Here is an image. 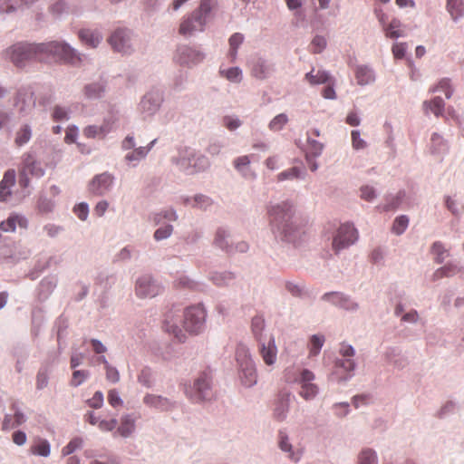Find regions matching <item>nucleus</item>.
Instances as JSON below:
<instances>
[{"instance_id": "8", "label": "nucleus", "mask_w": 464, "mask_h": 464, "mask_svg": "<svg viewBox=\"0 0 464 464\" xmlns=\"http://www.w3.org/2000/svg\"><path fill=\"white\" fill-rule=\"evenodd\" d=\"M235 355L241 383L247 388L253 387L257 382V373L249 348L244 343H238Z\"/></svg>"}, {"instance_id": "50", "label": "nucleus", "mask_w": 464, "mask_h": 464, "mask_svg": "<svg viewBox=\"0 0 464 464\" xmlns=\"http://www.w3.org/2000/svg\"><path fill=\"white\" fill-rule=\"evenodd\" d=\"M109 128L106 125L102 126H96V125H90L86 127L83 130L84 135L88 138H103L108 132Z\"/></svg>"}, {"instance_id": "36", "label": "nucleus", "mask_w": 464, "mask_h": 464, "mask_svg": "<svg viewBox=\"0 0 464 464\" xmlns=\"http://www.w3.org/2000/svg\"><path fill=\"white\" fill-rule=\"evenodd\" d=\"M401 27V22L397 18H392V21L382 30L386 37L391 39H398L406 35Z\"/></svg>"}, {"instance_id": "16", "label": "nucleus", "mask_w": 464, "mask_h": 464, "mask_svg": "<svg viewBox=\"0 0 464 464\" xmlns=\"http://www.w3.org/2000/svg\"><path fill=\"white\" fill-rule=\"evenodd\" d=\"M321 300L332 305L350 313H355L360 309V304L351 295L343 292H327L321 296Z\"/></svg>"}, {"instance_id": "31", "label": "nucleus", "mask_w": 464, "mask_h": 464, "mask_svg": "<svg viewBox=\"0 0 464 464\" xmlns=\"http://www.w3.org/2000/svg\"><path fill=\"white\" fill-rule=\"evenodd\" d=\"M445 103L441 97L436 96L430 101H425L422 103V109L425 114H433L434 116H442Z\"/></svg>"}, {"instance_id": "54", "label": "nucleus", "mask_w": 464, "mask_h": 464, "mask_svg": "<svg viewBox=\"0 0 464 464\" xmlns=\"http://www.w3.org/2000/svg\"><path fill=\"white\" fill-rule=\"evenodd\" d=\"M409 218L406 215L397 217L392 224V232L397 236L404 233L409 226Z\"/></svg>"}, {"instance_id": "62", "label": "nucleus", "mask_w": 464, "mask_h": 464, "mask_svg": "<svg viewBox=\"0 0 464 464\" xmlns=\"http://www.w3.org/2000/svg\"><path fill=\"white\" fill-rule=\"evenodd\" d=\"M326 39L322 35H315L311 42V52L314 53H321L326 47Z\"/></svg>"}, {"instance_id": "42", "label": "nucleus", "mask_w": 464, "mask_h": 464, "mask_svg": "<svg viewBox=\"0 0 464 464\" xmlns=\"http://www.w3.org/2000/svg\"><path fill=\"white\" fill-rule=\"evenodd\" d=\"M430 140V150L433 154L442 155L448 151L447 142L438 133H433Z\"/></svg>"}, {"instance_id": "5", "label": "nucleus", "mask_w": 464, "mask_h": 464, "mask_svg": "<svg viewBox=\"0 0 464 464\" xmlns=\"http://www.w3.org/2000/svg\"><path fill=\"white\" fill-rule=\"evenodd\" d=\"M184 392L193 403L211 401L216 394L212 373L208 371L198 373L191 382L184 385Z\"/></svg>"}, {"instance_id": "59", "label": "nucleus", "mask_w": 464, "mask_h": 464, "mask_svg": "<svg viewBox=\"0 0 464 464\" xmlns=\"http://www.w3.org/2000/svg\"><path fill=\"white\" fill-rule=\"evenodd\" d=\"M31 451L34 455L48 457L51 453V445L48 440H43L37 445L33 446Z\"/></svg>"}, {"instance_id": "63", "label": "nucleus", "mask_w": 464, "mask_h": 464, "mask_svg": "<svg viewBox=\"0 0 464 464\" xmlns=\"http://www.w3.org/2000/svg\"><path fill=\"white\" fill-rule=\"evenodd\" d=\"M37 207L40 212L49 213L53 209L54 203L52 199L45 196H40L37 203Z\"/></svg>"}, {"instance_id": "1", "label": "nucleus", "mask_w": 464, "mask_h": 464, "mask_svg": "<svg viewBox=\"0 0 464 464\" xmlns=\"http://www.w3.org/2000/svg\"><path fill=\"white\" fill-rule=\"evenodd\" d=\"M266 213L270 231L276 242L296 246L303 240L304 231L296 218V208L293 200L269 202Z\"/></svg>"}, {"instance_id": "4", "label": "nucleus", "mask_w": 464, "mask_h": 464, "mask_svg": "<svg viewBox=\"0 0 464 464\" xmlns=\"http://www.w3.org/2000/svg\"><path fill=\"white\" fill-rule=\"evenodd\" d=\"M171 161L186 175L201 173L210 167V161L207 156L188 147L179 150L178 156L173 157Z\"/></svg>"}, {"instance_id": "21", "label": "nucleus", "mask_w": 464, "mask_h": 464, "mask_svg": "<svg viewBox=\"0 0 464 464\" xmlns=\"http://www.w3.org/2000/svg\"><path fill=\"white\" fill-rule=\"evenodd\" d=\"M259 353L264 362L272 366L276 363L277 358V347L274 335H270L268 339L258 342Z\"/></svg>"}, {"instance_id": "26", "label": "nucleus", "mask_w": 464, "mask_h": 464, "mask_svg": "<svg viewBox=\"0 0 464 464\" xmlns=\"http://www.w3.org/2000/svg\"><path fill=\"white\" fill-rule=\"evenodd\" d=\"M386 362L394 368L401 370L408 364L407 358L401 354V351L397 347H388L384 352Z\"/></svg>"}, {"instance_id": "20", "label": "nucleus", "mask_w": 464, "mask_h": 464, "mask_svg": "<svg viewBox=\"0 0 464 464\" xmlns=\"http://www.w3.org/2000/svg\"><path fill=\"white\" fill-rule=\"evenodd\" d=\"M14 106L18 113H30L34 106V92L31 86H21L16 92Z\"/></svg>"}, {"instance_id": "32", "label": "nucleus", "mask_w": 464, "mask_h": 464, "mask_svg": "<svg viewBox=\"0 0 464 464\" xmlns=\"http://www.w3.org/2000/svg\"><path fill=\"white\" fill-rule=\"evenodd\" d=\"M355 78L358 84L367 85L375 82V72L368 65H358L355 70Z\"/></svg>"}, {"instance_id": "19", "label": "nucleus", "mask_w": 464, "mask_h": 464, "mask_svg": "<svg viewBox=\"0 0 464 464\" xmlns=\"http://www.w3.org/2000/svg\"><path fill=\"white\" fill-rule=\"evenodd\" d=\"M249 68L251 75L261 81L269 78L275 72V64L271 61L258 55L251 58Z\"/></svg>"}, {"instance_id": "11", "label": "nucleus", "mask_w": 464, "mask_h": 464, "mask_svg": "<svg viewBox=\"0 0 464 464\" xmlns=\"http://www.w3.org/2000/svg\"><path fill=\"white\" fill-rule=\"evenodd\" d=\"M108 42L114 52L123 55H130L135 51V37L130 29L118 28L114 30Z\"/></svg>"}, {"instance_id": "29", "label": "nucleus", "mask_w": 464, "mask_h": 464, "mask_svg": "<svg viewBox=\"0 0 464 464\" xmlns=\"http://www.w3.org/2000/svg\"><path fill=\"white\" fill-rule=\"evenodd\" d=\"M304 79L310 85L325 84L333 82L332 74L325 70H315L313 68L304 75Z\"/></svg>"}, {"instance_id": "14", "label": "nucleus", "mask_w": 464, "mask_h": 464, "mask_svg": "<svg viewBox=\"0 0 464 464\" xmlns=\"http://www.w3.org/2000/svg\"><path fill=\"white\" fill-rule=\"evenodd\" d=\"M163 290L162 285L149 274L139 276L135 283V293L140 298H153Z\"/></svg>"}, {"instance_id": "51", "label": "nucleus", "mask_w": 464, "mask_h": 464, "mask_svg": "<svg viewBox=\"0 0 464 464\" xmlns=\"http://www.w3.org/2000/svg\"><path fill=\"white\" fill-rule=\"evenodd\" d=\"M213 205V200L210 197L204 194H197L193 197L192 208H197L202 210L208 209Z\"/></svg>"}, {"instance_id": "28", "label": "nucleus", "mask_w": 464, "mask_h": 464, "mask_svg": "<svg viewBox=\"0 0 464 464\" xmlns=\"http://www.w3.org/2000/svg\"><path fill=\"white\" fill-rule=\"evenodd\" d=\"M278 447L279 449L287 453V457L294 462H298L301 459L302 453L300 451H295L292 444L290 443L288 435L280 430L278 434Z\"/></svg>"}, {"instance_id": "45", "label": "nucleus", "mask_w": 464, "mask_h": 464, "mask_svg": "<svg viewBox=\"0 0 464 464\" xmlns=\"http://www.w3.org/2000/svg\"><path fill=\"white\" fill-rule=\"evenodd\" d=\"M179 218L177 211L173 208H169L160 210L159 213H156L153 221L155 225H160L163 219L169 221H177Z\"/></svg>"}, {"instance_id": "35", "label": "nucleus", "mask_w": 464, "mask_h": 464, "mask_svg": "<svg viewBox=\"0 0 464 464\" xmlns=\"http://www.w3.org/2000/svg\"><path fill=\"white\" fill-rule=\"evenodd\" d=\"M306 171L300 167H292L278 173L276 179L279 182L294 179H304Z\"/></svg>"}, {"instance_id": "57", "label": "nucleus", "mask_w": 464, "mask_h": 464, "mask_svg": "<svg viewBox=\"0 0 464 464\" xmlns=\"http://www.w3.org/2000/svg\"><path fill=\"white\" fill-rule=\"evenodd\" d=\"M308 148L305 152L307 155H313L314 157H319L322 155L324 150V144L314 140L310 136L307 137Z\"/></svg>"}, {"instance_id": "40", "label": "nucleus", "mask_w": 464, "mask_h": 464, "mask_svg": "<svg viewBox=\"0 0 464 464\" xmlns=\"http://www.w3.org/2000/svg\"><path fill=\"white\" fill-rule=\"evenodd\" d=\"M104 92L105 84L102 82L89 83L84 87V95L89 99L101 98Z\"/></svg>"}, {"instance_id": "38", "label": "nucleus", "mask_w": 464, "mask_h": 464, "mask_svg": "<svg viewBox=\"0 0 464 464\" xmlns=\"http://www.w3.org/2000/svg\"><path fill=\"white\" fill-rule=\"evenodd\" d=\"M446 7L454 22L464 17V0H447Z\"/></svg>"}, {"instance_id": "18", "label": "nucleus", "mask_w": 464, "mask_h": 464, "mask_svg": "<svg viewBox=\"0 0 464 464\" xmlns=\"http://www.w3.org/2000/svg\"><path fill=\"white\" fill-rule=\"evenodd\" d=\"M113 183L114 176L105 171L92 179L88 185V190L94 196H104L111 190Z\"/></svg>"}, {"instance_id": "2", "label": "nucleus", "mask_w": 464, "mask_h": 464, "mask_svg": "<svg viewBox=\"0 0 464 464\" xmlns=\"http://www.w3.org/2000/svg\"><path fill=\"white\" fill-rule=\"evenodd\" d=\"M207 312L201 304L191 305L180 313L179 309L170 310L165 314L163 329L172 334L178 342L184 343L186 334L179 327L182 322L185 330L190 334H198L206 327Z\"/></svg>"}, {"instance_id": "12", "label": "nucleus", "mask_w": 464, "mask_h": 464, "mask_svg": "<svg viewBox=\"0 0 464 464\" xmlns=\"http://www.w3.org/2000/svg\"><path fill=\"white\" fill-rule=\"evenodd\" d=\"M358 231L351 223L342 224L336 230L332 242L334 251L338 254L358 240Z\"/></svg>"}, {"instance_id": "10", "label": "nucleus", "mask_w": 464, "mask_h": 464, "mask_svg": "<svg viewBox=\"0 0 464 464\" xmlns=\"http://www.w3.org/2000/svg\"><path fill=\"white\" fill-rule=\"evenodd\" d=\"M212 245L215 248L227 254L246 253L249 249L247 242L244 240L234 241L231 231L225 227L216 229Z\"/></svg>"}, {"instance_id": "43", "label": "nucleus", "mask_w": 464, "mask_h": 464, "mask_svg": "<svg viewBox=\"0 0 464 464\" xmlns=\"http://www.w3.org/2000/svg\"><path fill=\"white\" fill-rule=\"evenodd\" d=\"M376 451L371 448H363L358 454V464H378Z\"/></svg>"}, {"instance_id": "44", "label": "nucleus", "mask_w": 464, "mask_h": 464, "mask_svg": "<svg viewBox=\"0 0 464 464\" xmlns=\"http://www.w3.org/2000/svg\"><path fill=\"white\" fill-rule=\"evenodd\" d=\"M284 285L285 290L294 297L302 298L305 294L304 284L302 282L286 280Z\"/></svg>"}, {"instance_id": "39", "label": "nucleus", "mask_w": 464, "mask_h": 464, "mask_svg": "<svg viewBox=\"0 0 464 464\" xmlns=\"http://www.w3.org/2000/svg\"><path fill=\"white\" fill-rule=\"evenodd\" d=\"M265 326V319L262 316L256 315L252 318L251 330L257 343L266 339V334H264Z\"/></svg>"}, {"instance_id": "7", "label": "nucleus", "mask_w": 464, "mask_h": 464, "mask_svg": "<svg viewBox=\"0 0 464 464\" xmlns=\"http://www.w3.org/2000/svg\"><path fill=\"white\" fill-rule=\"evenodd\" d=\"M41 48L42 60L51 58L72 65H77L82 62L80 53L66 43L58 41L41 43Z\"/></svg>"}, {"instance_id": "34", "label": "nucleus", "mask_w": 464, "mask_h": 464, "mask_svg": "<svg viewBox=\"0 0 464 464\" xmlns=\"http://www.w3.org/2000/svg\"><path fill=\"white\" fill-rule=\"evenodd\" d=\"M79 37L83 44L92 48L97 47L102 40V36L98 31L90 29L81 30L79 32Z\"/></svg>"}, {"instance_id": "3", "label": "nucleus", "mask_w": 464, "mask_h": 464, "mask_svg": "<svg viewBox=\"0 0 464 464\" xmlns=\"http://www.w3.org/2000/svg\"><path fill=\"white\" fill-rule=\"evenodd\" d=\"M338 353L341 358L334 360L331 378L338 384H346L355 375L357 362L353 357L356 352L353 345L343 342L340 343Z\"/></svg>"}, {"instance_id": "48", "label": "nucleus", "mask_w": 464, "mask_h": 464, "mask_svg": "<svg viewBox=\"0 0 464 464\" xmlns=\"http://www.w3.org/2000/svg\"><path fill=\"white\" fill-rule=\"evenodd\" d=\"M32 138V129L29 125H24L20 130H17L14 139V143L18 147H22L26 144Z\"/></svg>"}, {"instance_id": "9", "label": "nucleus", "mask_w": 464, "mask_h": 464, "mask_svg": "<svg viewBox=\"0 0 464 464\" xmlns=\"http://www.w3.org/2000/svg\"><path fill=\"white\" fill-rule=\"evenodd\" d=\"M5 57L16 67H23L33 59L42 60L41 44L16 43L5 51Z\"/></svg>"}, {"instance_id": "22", "label": "nucleus", "mask_w": 464, "mask_h": 464, "mask_svg": "<svg viewBox=\"0 0 464 464\" xmlns=\"http://www.w3.org/2000/svg\"><path fill=\"white\" fill-rule=\"evenodd\" d=\"M143 403L159 411H170L176 408V402L167 397L148 393L143 397Z\"/></svg>"}, {"instance_id": "23", "label": "nucleus", "mask_w": 464, "mask_h": 464, "mask_svg": "<svg viewBox=\"0 0 464 464\" xmlns=\"http://www.w3.org/2000/svg\"><path fill=\"white\" fill-rule=\"evenodd\" d=\"M291 402L290 393L279 394L273 411V417L277 421H284L288 414Z\"/></svg>"}, {"instance_id": "49", "label": "nucleus", "mask_w": 464, "mask_h": 464, "mask_svg": "<svg viewBox=\"0 0 464 464\" xmlns=\"http://www.w3.org/2000/svg\"><path fill=\"white\" fill-rule=\"evenodd\" d=\"M430 251L436 256L434 260L437 264H442L446 258L445 255L449 256V251L440 241H435L431 245Z\"/></svg>"}, {"instance_id": "53", "label": "nucleus", "mask_w": 464, "mask_h": 464, "mask_svg": "<svg viewBox=\"0 0 464 464\" xmlns=\"http://www.w3.org/2000/svg\"><path fill=\"white\" fill-rule=\"evenodd\" d=\"M174 227L170 224H165L154 231L153 238L155 241H162L168 239L173 234Z\"/></svg>"}, {"instance_id": "46", "label": "nucleus", "mask_w": 464, "mask_h": 464, "mask_svg": "<svg viewBox=\"0 0 464 464\" xmlns=\"http://www.w3.org/2000/svg\"><path fill=\"white\" fill-rule=\"evenodd\" d=\"M243 41H244V36H243V34H241L239 33H236L230 36L228 56L230 57L232 62H234L236 60L237 54V49L241 45Z\"/></svg>"}, {"instance_id": "47", "label": "nucleus", "mask_w": 464, "mask_h": 464, "mask_svg": "<svg viewBox=\"0 0 464 464\" xmlns=\"http://www.w3.org/2000/svg\"><path fill=\"white\" fill-rule=\"evenodd\" d=\"M430 92H442L447 99L452 96L453 89L450 84V79H441L436 85L430 89Z\"/></svg>"}, {"instance_id": "52", "label": "nucleus", "mask_w": 464, "mask_h": 464, "mask_svg": "<svg viewBox=\"0 0 464 464\" xmlns=\"http://www.w3.org/2000/svg\"><path fill=\"white\" fill-rule=\"evenodd\" d=\"M220 72L229 82L234 83H239L243 79L242 70L237 66L228 68L227 70H221Z\"/></svg>"}, {"instance_id": "58", "label": "nucleus", "mask_w": 464, "mask_h": 464, "mask_svg": "<svg viewBox=\"0 0 464 464\" xmlns=\"http://www.w3.org/2000/svg\"><path fill=\"white\" fill-rule=\"evenodd\" d=\"M90 372L87 370H74L72 372L70 385L72 387H78L82 384L89 377Z\"/></svg>"}, {"instance_id": "6", "label": "nucleus", "mask_w": 464, "mask_h": 464, "mask_svg": "<svg viewBox=\"0 0 464 464\" xmlns=\"http://www.w3.org/2000/svg\"><path fill=\"white\" fill-rule=\"evenodd\" d=\"M216 5L217 0H201L199 7L181 22L179 34L189 37L198 32L204 31Z\"/></svg>"}, {"instance_id": "41", "label": "nucleus", "mask_w": 464, "mask_h": 464, "mask_svg": "<svg viewBox=\"0 0 464 464\" xmlns=\"http://www.w3.org/2000/svg\"><path fill=\"white\" fill-rule=\"evenodd\" d=\"M25 219L18 215H11L6 220L0 222V230L4 232H14L16 229V224L24 226Z\"/></svg>"}, {"instance_id": "55", "label": "nucleus", "mask_w": 464, "mask_h": 464, "mask_svg": "<svg viewBox=\"0 0 464 464\" xmlns=\"http://www.w3.org/2000/svg\"><path fill=\"white\" fill-rule=\"evenodd\" d=\"M152 375V370L150 367H144L138 375V382L142 386L150 388L153 386Z\"/></svg>"}, {"instance_id": "13", "label": "nucleus", "mask_w": 464, "mask_h": 464, "mask_svg": "<svg viewBox=\"0 0 464 464\" xmlns=\"http://www.w3.org/2000/svg\"><path fill=\"white\" fill-rule=\"evenodd\" d=\"M163 102L164 90L160 87H151L141 97L138 108L140 112L153 116L160 111Z\"/></svg>"}, {"instance_id": "60", "label": "nucleus", "mask_w": 464, "mask_h": 464, "mask_svg": "<svg viewBox=\"0 0 464 464\" xmlns=\"http://www.w3.org/2000/svg\"><path fill=\"white\" fill-rule=\"evenodd\" d=\"M14 184V180H7L6 175L0 182V201L6 202L11 196L10 187Z\"/></svg>"}, {"instance_id": "37", "label": "nucleus", "mask_w": 464, "mask_h": 464, "mask_svg": "<svg viewBox=\"0 0 464 464\" xmlns=\"http://www.w3.org/2000/svg\"><path fill=\"white\" fill-rule=\"evenodd\" d=\"M148 156V150L143 146L136 147L131 151L124 156V160L131 167H136L138 164L146 159Z\"/></svg>"}, {"instance_id": "64", "label": "nucleus", "mask_w": 464, "mask_h": 464, "mask_svg": "<svg viewBox=\"0 0 464 464\" xmlns=\"http://www.w3.org/2000/svg\"><path fill=\"white\" fill-rule=\"evenodd\" d=\"M352 144L354 150H363L366 148L367 143L361 138V132L358 130H352Z\"/></svg>"}, {"instance_id": "17", "label": "nucleus", "mask_w": 464, "mask_h": 464, "mask_svg": "<svg viewBox=\"0 0 464 464\" xmlns=\"http://www.w3.org/2000/svg\"><path fill=\"white\" fill-rule=\"evenodd\" d=\"M314 373L308 369H303L296 379L297 383L301 387L299 395L305 401L314 400L319 393V387L314 383Z\"/></svg>"}, {"instance_id": "56", "label": "nucleus", "mask_w": 464, "mask_h": 464, "mask_svg": "<svg viewBox=\"0 0 464 464\" xmlns=\"http://www.w3.org/2000/svg\"><path fill=\"white\" fill-rule=\"evenodd\" d=\"M324 341H325V338L324 335L313 334L310 338V343H311L310 355H312V356L317 355L320 353V351L324 343Z\"/></svg>"}, {"instance_id": "61", "label": "nucleus", "mask_w": 464, "mask_h": 464, "mask_svg": "<svg viewBox=\"0 0 464 464\" xmlns=\"http://www.w3.org/2000/svg\"><path fill=\"white\" fill-rule=\"evenodd\" d=\"M83 445L82 438L76 437L72 439L65 447L63 448L62 453L63 456L72 454L75 450L81 449Z\"/></svg>"}, {"instance_id": "33", "label": "nucleus", "mask_w": 464, "mask_h": 464, "mask_svg": "<svg viewBox=\"0 0 464 464\" xmlns=\"http://www.w3.org/2000/svg\"><path fill=\"white\" fill-rule=\"evenodd\" d=\"M208 278L215 285L223 287L230 285L235 280L236 275L229 271H214L209 274Z\"/></svg>"}, {"instance_id": "25", "label": "nucleus", "mask_w": 464, "mask_h": 464, "mask_svg": "<svg viewBox=\"0 0 464 464\" xmlns=\"http://www.w3.org/2000/svg\"><path fill=\"white\" fill-rule=\"evenodd\" d=\"M135 418L131 414H125L121 416L120 425L116 431L113 432L112 436L115 438L120 435L122 438L130 437L136 430Z\"/></svg>"}, {"instance_id": "27", "label": "nucleus", "mask_w": 464, "mask_h": 464, "mask_svg": "<svg viewBox=\"0 0 464 464\" xmlns=\"http://www.w3.org/2000/svg\"><path fill=\"white\" fill-rule=\"evenodd\" d=\"M250 163L251 160L247 155L237 157L233 162L235 169L243 178L248 180H254L256 178V174L251 169Z\"/></svg>"}, {"instance_id": "30", "label": "nucleus", "mask_w": 464, "mask_h": 464, "mask_svg": "<svg viewBox=\"0 0 464 464\" xmlns=\"http://www.w3.org/2000/svg\"><path fill=\"white\" fill-rule=\"evenodd\" d=\"M83 106L79 103L55 104L52 107L51 116H70L82 112Z\"/></svg>"}, {"instance_id": "15", "label": "nucleus", "mask_w": 464, "mask_h": 464, "mask_svg": "<svg viewBox=\"0 0 464 464\" xmlns=\"http://www.w3.org/2000/svg\"><path fill=\"white\" fill-rule=\"evenodd\" d=\"M205 53L196 47L180 45L174 55V60L181 66L191 68L202 63Z\"/></svg>"}, {"instance_id": "24", "label": "nucleus", "mask_w": 464, "mask_h": 464, "mask_svg": "<svg viewBox=\"0 0 464 464\" xmlns=\"http://www.w3.org/2000/svg\"><path fill=\"white\" fill-rule=\"evenodd\" d=\"M58 284V277L55 275H49L44 277L37 289L40 301H45L53 294Z\"/></svg>"}]
</instances>
